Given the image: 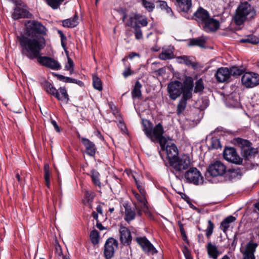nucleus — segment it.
Returning <instances> with one entry per match:
<instances>
[{"label": "nucleus", "mask_w": 259, "mask_h": 259, "mask_svg": "<svg viewBox=\"0 0 259 259\" xmlns=\"http://www.w3.org/2000/svg\"><path fill=\"white\" fill-rule=\"evenodd\" d=\"M193 87V81L191 77H187L183 82V98L181 99H185L187 101L192 96V92Z\"/></svg>", "instance_id": "11"}, {"label": "nucleus", "mask_w": 259, "mask_h": 259, "mask_svg": "<svg viewBox=\"0 0 259 259\" xmlns=\"http://www.w3.org/2000/svg\"><path fill=\"white\" fill-rule=\"evenodd\" d=\"M177 62L179 63H184L187 66H191L193 68L196 67L195 63L190 60L189 58L186 56H179L177 58Z\"/></svg>", "instance_id": "32"}, {"label": "nucleus", "mask_w": 259, "mask_h": 259, "mask_svg": "<svg viewBox=\"0 0 259 259\" xmlns=\"http://www.w3.org/2000/svg\"><path fill=\"white\" fill-rule=\"evenodd\" d=\"M223 156L227 161L232 163L240 164L242 162V159L234 148H226L224 151Z\"/></svg>", "instance_id": "10"}, {"label": "nucleus", "mask_w": 259, "mask_h": 259, "mask_svg": "<svg viewBox=\"0 0 259 259\" xmlns=\"http://www.w3.org/2000/svg\"><path fill=\"white\" fill-rule=\"evenodd\" d=\"M142 125L143 131L145 135L150 139L151 141H153V130L154 127H153L152 123L149 120L145 119L142 120Z\"/></svg>", "instance_id": "22"}, {"label": "nucleus", "mask_w": 259, "mask_h": 259, "mask_svg": "<svg viewBox=\"0 0 259 259\" xmlns=\"http://www.w3.org/2000/svg\"><path fill=\"white\" fill-rule=\"evenodd\" d=\"M120 239L123 245H128L132 241V236L130 230L125 227L120 228Z\"/></svg>", "instance_id": "19"}, {"label": "nucleus", "mask_w": 259, "mask_h": 259, "mask_svg": "<svg viewBox=\"0 0 259 259\" xmlns=\"http://www.w3.org/2000/svg\"><path fill=\"white\" fill-rule=\"evenodd\" d=\"M45 90L49 94L53 95L54 97L57 93V90L49 82H46L44 85Z\"/></svg>", "instance_id": "36"}, {"label": "nucleus", "mask_w": 259, "mask_h": 259, "mask_svg": "<svg viewBox=\"0 0 259 259\" xmlns=\"http://www.w3.org/2000/svg\"><path fill=\"white\" fill-rule=\"evenodd\" d=\"M202 27L206 32L215 31L219 29L220 23L219 21L209 17L202 24Z\"/></svg>", "instance_id": "15"}, {"label": "nucleus", "mask_w": 259, "mask_h": 259, "mask_svg": "<svg viewBox=\"0 0 259 259\" xmlns=\"http://www.w3.org/2000/svg\"><path fill=\"white\" fill-rule=\"evenodd\" d=\"M179 10L184 12H189L192 7L191 0H177Z\"/></svg>", "instance_id": "25"}, {"label": "nucleus", "mask_w": 259, "mask_h": 259, "mask_svg": "<svg viewBox=\"0 0 259 259\" xmlns=\"http://www.w3.org/2000/svg\"><path fill=\"white\" fill-rule=\"evenodd\" d=\"M136 240L143 250L147 254L153 255L157 252L156 249L146 237L137 238Z\"/></svg>", "instance_id": "12"}, {"label": "nucleus", "mask_w": 259, "mask_h": 259, "mask_svg": "<svg viewBox=\"0 0 259 259\" xmlns=\"http://www.w3.org/2000/svg\"><path fill=\"white\" fill-rule=\"evenodd\" d=\"M156 7L161 9H166L167 7L166 3L164 1H157L156 2Z\"/></svg>", "instance_id": "51"}, {"label": "nucleus", "mask_w": 259, "mask_h": 259, "mask_svg": "<svg viewBox=\"0 0 259 259\" xmlns=\"http://www.w3.org/2000/svg\"><path fill=\"white\" fill-rule=\"evenodd\" d=\"M81 141L85 147L87 154L90 156H94L97 151L95 145L88 139L85 138H82Z\"/></svg>", "instance_id": "20"}, {"label": "nucleus", "mask_w": 259, "mask_h": 259, "mask_svg": "<svg viewBox=\"0 0 259 259\" xmlns=\"http://www.w3.org/2000/svg\"><path fill=\"white\" fill-rule=\"evenodd\" d=\"M92 216L94 218V219L96 220L97 222V220H98V214L97 213H96L95 211H93L92 212Z\"/></svg>", "instance_id": "61"}, {"label": "nucleus", "mask_w": 259, "mask_h": 259, "mask_svg": "<svg viewBox=\"0 0 259 259\" xmlns=\"http://www.w3.org/2000/svg\"><path fill=\"white\" fill-rule=\"evenodd\" d=\"M78 17L75 14L73 18L64 20L63 21V26L67 27H74L78 24Z\"/></svg>", "instance_id": "28"}, {"label": "nucleus", "mask_w": 259, "mask_h": 259, "mask_svg": "<svg viewBox=\"0 0 259 259\" xmlns=\"http://www.w3.org/2000/svg\"><path fill=\"white\" fill-rule=\"evenodd\" d=\"M73 66H74V63H73V61L72 60V59L70 58H69L68 57V62H67V64H66L65 68L66 70H69L70 74H71L73 72V71H74Z\"/></svg>", "instance_id": "48"}, {"label": "nucleus", "mask_w": 259, "mask_h": 259, "mask_svg": "<svg viewBox=\"0 0 259 259\" xmlns=\"http://www.w3.org/2000/svg\"><path fill=\"white\" fill-rule=\"evenodd\" d=\"M169 164L171 167V171L177 179L181 180L184 178V171L190 166L191 160L188 155H183L171 161Z\"/></svg>", "instance_id": "2"}, {"label": "nucleus", "mask_w": 259, "mask_h": 259, "mask_svg": "<svg viewBox=\"0 0 259 259\" xmlns=\"http://www.w3.org/2000/svg\"><path fill=\"white\" fill-rule=\"evenodd\" d=\"M139 23L142 26H146L148 24L147 19L146 18H143L141 20H139Z\"/></svg>", "instance_id": "54"}, {"label": "nucleus", "mask_w": 259, "mask_h": 259, "mask_svg": "<svg viewBox=\"0 0 259 259\" xmlns=\"http://www.w3.org/2000/svg\"><path fill=\"white\" fill-rule=\"evenodd\" d=\"M134 34L137 39L143 38V34L140 27L137 24H135L134 26Z\"/></svg>", "instance_id": "45"}, {"label": "nucleus", "mask_w": 259, "mask_h": 259, "mask_svg": "<svg viewBox=\"0 0 259 259\" xmlns=\"http://www.w3.org/2000/svg\"><path fill=\"white\" fill-rule=\"evenodd\" d=\"M208 171L212 177L222 176L227 171L226 165L220 161H216L209 165Z\"/></svg>", "instance_id": "9"}, {"label": "nucleus", "mask_w": 259, "mask_h": 259, "mask_svg": "<svg viewBox=\"0 0 259 259\" xmlns=\"http://www.w3.org/2000/svg\"><path fill=\"white\" fill-rule=\"evenodd\" d=\"M136 216L135 210L130 206H126L125 207V218L124 219L126 222H130L134 220Z\"/></svg>", "instance_id": "31"}, {"label": "nucleus", "mask_w": 259, "mask_h": 259, "mask_svg": "<svg viewBox=\"0 0 259 259\" xmlns=\"http://www.w3.org/2000/svg\"><path fill=\"white\" fill-rule=\"evenodd\" d=\"M55 97L61 102L67 104L69 100L67 91L64 87H60L57 90Z\"/></svg>", "instance_id": "24"}, {"label": "nucleus", "mask_w": 259, "mask_h": 259, "mask_svg": "<svg viewBox=\"0 0 259 259\" xmlns=\"http://www.w3.org/2000/svg\"><path fill=\"white\" fill-rule=\"evenodd\" d=\"M118 242L114 239H108L104 245V253L106 259H111L118 248Z\"/></svg>", "instance_id": "8"}, {"label": "nucleus", "mask_w": 259, "mask_h": 259, "mask_svg": "<svg viewBox=\"0 0 259 259\" xmlns=\"http://www.w3.org/2000/svg\"><path fill=\"white\" fill-rule=\"evenodd\" d=\"M96 227L98 229H99L100 230H103L105 229V228L102 226V224L99 222L98 220H97V224H96Z\"/></svg>", "instance_id": "58"}, {"label": "nucleus", "mask_w": 259, "mask_h": 259, "mask_svg": "<svg viewBox=\"0 0 259 259\" xmlns=\"http://www.w3.org/2000/svg\"><path fill=\"white\" fill-rule=\"evenodd\" d=\"M142 85L141 83L139 81H137L131 93L132 97L133 99L141 98L142 96Z\"/></svg>", "instance_id": "27"}, {"label": "nucleus", "mask_w": 259, "mask_h": 259, "mask_svg": "<svg viewBox=\"0 0 259 259\" xmlns=\"http://www.w3.org/2000/svg\"><path fill=\"white\" fill-rule=\"evenodd\" d=\"M47 4L53 9H57L64 0H45Z\"/></svg>", "instance_id": "40"}, {"label": "nucleus", "mask_w": 259, "mask_h": 259, "mask_svg": "<svg viewBox=\"0 0 259 259\" xmlns=\"http://www.w3.org/2000/svg\"><path fill=\"white\" fill-rule=\"evenodd\" d=\"M51 123L53 125V126H54V128L55 129V130L57 132H60V128H59V126L58 125L57 122L55 120H51Z\"/></svg>", "instance_id": "55"}, {"label": "nucleus", "mask_w": 259, "mask_h": 259, "mask_svg": "<svg viewBox=\"0 0 259 259\" xmlns=\"http://www.w3.org/2000/svg\"><path fill=\"white\" fill-rule=\"evenodd\" d=\"M134 74V71L131 70L130 67L129 66H126L124 70L123 71L122 75L125 77L126 78L128 76L133 75Z\"/></svg>", "instance_id": "50"}, {"label": "nucleus", "mask_w": 259, "mask_h": 259, "mask_svg": "<svg viewBox=\"0 0 259 259\" xmlns=\"http://www.w3.org/2000/svg\"><path fill=\"white\" fill-rule=\"evenodd\" d=\"M187 182L199 185L203 183V178L200 172L195 167L190 168L184 174Z\"/></svg>", "instance_id": "4"}, {"label": "nucleus", "mask_w": 259, "mask_h": 259, "mask_svg": "<svg viewBox=\"0 0 259 259\" xmlns=\"http://www.w3.org/2000/svg\"><path fill=\"white\" fill-rule=\"evenodd\" d=\"M183 84L179 81L170 82L167 85L170 98L175 100L182 94Z\"/></svg>", "instance_id": "5"}, {"label": "nucleus", "mask_w": 259, "mask_h": 259, "mask_svg": "<svg viewBox=\"0 0 259 259\" xmlns=\"http://www.w3.org/2000/svg\"><path fill=\"white\" fill-rule=\"evenodd\" d=\"M85 197H89L88 198V201H89L90 200H92L93 198V196H91L89 193L88 192H87L86 193H85Z\"/></svg>", "instance_id": "62"}, {"label": "nucleus", "mask_w": 259, "mask_h": 259, "mask_svg": "<svg viewBox=\"0 0 259 259\" xmlns=\"http://www.w3.org/2000/svg\"><path fill=\"white\" fill-rule=\"evenodd\" d=\"M240 42L256 45L259 42V38L254 35H249L246 38L241 39Z\"/></svg>", "instance_id": "33"}, {"label": "nucleus", "mask_w": 259, "mask_h": 259, "mask_svg": "<svg viewBox=\"0 0 259 259\" xmlns=\"http://www.w3.org/2000/svg\"><path fill=\"white\" fill-rule=\"evenodd\" d=\"M184 254L186 257L191 255V253L187 247H185L183 250Z\"/></svg>", "instance_id": "57"}, {"label": "nucleus", "mask_w": 259, "mask_h": 259, "mask_svg": "<svg viewBox=\"0 0 259 259\" xmlns=\"http://www.w3.org/2000/svg\"><path fill=\"white\" fill-rule=\"evenodd\" d=\"M47 28L40 22L28 21L26 24L24 34L17 37L21 48V53L30 60L36 59L38 62L52 69H61V65L56 60L46 56H40V52L46 46Z\"/></svg>", "instance_id": "1"}, {"label": "nucleus", "mask_w": 259, "mask_h": 259, "mask_svg": "<svg viewBox=\"0 0 259 259\" xmlns=\"http://www.w3.org/2000/svg\"><path fill=\"white\" fill-rule=\"evenodd\" d=\"M135 198L140 203V208L138 206H136L138 214L140 215L141 211L146 212L148 210V206L147 205V202L146 199V194H139L135 191L133 192Z\"/></svg>", "instance_id": "14"}, {"label": "nucleus", "mask_w": 259, "mask_h": 259, "mask_svg": "<svg viewBox=\"0 0 259 259\" xmlns=\"http://www.w3.org/2000/svg\"><path fill=\"white\" fill-rule=\"evenodd\" d=\"M65 77V76L62 75H59L58 76V79L63 82H64Z\"/></svg>", "instance_id": "63"}, {"label": "nucleus", "mask_w": 259, "mask_h": 259, "mask_svg": "<svg viewBox=\"0 0 259 259\" xmlns=\"http://www.w3.org/2000/svg\"><path fill=\"white\" fill-rule=\"evenodd\" d=\"M32 15L29 12L25 7H20L17 6L12 14L14 19L17 20L23 18H30Z\"/></svg>", "instance_id": "17"}, {"label": "nucleus", "mask_w": 259, "mask_h": 259, "mask_svg": "<svg viewBox=\"0 0 259 259\" xmlns=\"http://www.w3.org/2000/svg\"><path fill=\"white\" fill-rule=\"evenodd\" d=\"M64 82L69 83H77V80L75 79L70 78L69 77L65 76Z\"/></svg>", "instance_id": "53"}, {"label": "nucleus", "mask_w": 259, "mask_h": 259, "mask_svg": "<svg viewBox=\"0 0 259 259\" xmlns=\"http://www.w3.org/2000/svg\"><path fill=\"white\" fill-rule=\"evenodd\" d=\"M135 57H138L139 58L140 55L135 52H132L129 54L128 57L130 59L132 60Z\"/></svg>", "instance_id": "56"}, {"label": "nucleus", "mask_w": 259, "mask_h": 259, "mask_svg": "<svg viewBox=\"0 0 259 259\" xmlns=\"http://www.w3.org/2000/svg\"><path fill=\"white\" fill-rule=\"evenodd\" d=\"M211 146L212 148L218 149L221 147L220 140L216 138H212L211 139Z\"/></svg>", "instance_id": "49"}, {"label": "nucleus", "mask_w": 259, "mask_h": 259, "mask_svg": "<svg viewBox=\"0 0 259 259\" xmlns=\"http://www.w3.org/2000/svg\"><path fill=\"white\" fill-rule=\"evenodd\" d=\"M204 89V84L203 80L199 79L195 82V86L194 88V92L198 93L202 92Z\"/></svg>", "instance_id": "46"}, {"label": "nucleus", "mask_w": 259, "mask_h": 259, "mask_svg": "<svg viewBox=\"0 0 259 259\" xmlns=\"http://www.w3.org/2000/svg\"><path fill=\"white\" fill-rule=\"evenodd\" d=\"M163 70H164L163 68H160L156 71V72L158 74L161 75V73L163 72Z\"/></svg>", "instance_id": "64"}, {"label": "nucleus", "mask_w": 259, "mask_h": 259, "mask_svg": "<svg viewBox=\"0 0 259 259\" xmlns=\"http://www.w3.org/2000/svg\"><path fill=\"white\" fill-rule=\"evenodd\" d=\"M255 15L253 8L247 2L241 4L238 7L235 17L238 25H241L246 20H249Z\"/></svg>", "instance_id": "3"}, {"label": "nucleus", "mask_w": 259, "mask_h": 259, "mask_svg": "<svg viewBox=\"0 0 259 259\" xmlns=\"http://www.w3.org/2000/svg\"><path fill=\"white\" fill-rule=\"evenodd\" d=\"M142 4L148 12L153 11L155 7V5L153 3L147 0H142Z\"/></svg>", "instance_id": "43"}, {"label": "nucleus", "mask_w": 259, "mask_h": 259, "mask_svg": "<svg viewBox=\"0 0 259 259\" xmlns=\"http://www.w3.org/2000/svg\"><path fill=\"white\" fill-rule=\"evenodd\" d=\"M167 157L169 163L178 157V150L175 145L171 144L166 146Z\"/></svg>", "instance_id": "21"}, {"label": "nucleus", "mask_w": 259, "mask_h": 259, "mask_svg": "<svg viewBox=\"0 0 259 259\" xmlns=\"http://www.w3.org/2000/svg\"><path fill=\"white\" fill-rule=\"evenodd\" d=\"M93 84L94 88L101 91L102 90V84L101 80L96 75L93 76Z\"/></svg>", "instance_id": "34"}, {"label": "nucleus", "mask_w": 259, "mask_h": 259, "mask_svg": "<svg viewBox=\"0 0 259 259\" xmlns=\"http://www.w3.org/2000/svg\"><path fill=\"white\" fill-rule=\"evenodd\" d=\"M91 172V177L92 178L93 183L96 186H100L101 185V183L99 178L100 176L99 173L94 169L92 170Z\"/></svg>", "instance_id": "39"}, {"label": "nucleus", "mask_w": 259, "mask_h": 259, "mask_svg": "<svg viewBox=\"0 0 259 259\" xmlns=\"http://www.w3.org/2000/svg\"><path fill=\"white\" fill-rule=\"evenodd\" d=\"M44 179L46 186L49 188L50 186V172L49 170V166L48 164H45L44 166Z\"/></svg>", "instance_id": "38"}, {"label": "nucleus", "mask_w": 259, "mask_h": 259, "mask_svg": "<svg viewBox=\"0 0 259 259\" xmlns=\"http://www.w3.org/2000/svg\"><path fill=\"white\" fill-rule=\"evenodd\" d=\"M206 247L209 257L212 259H217L221 252L217 246L210 242L207 243Z\"/></svg>", "instance_id": "23"}, {"label": "nucleus", "mask_w": 259, "mask_h": 259, "mask_svg": "<svg viewBox=\"0 0 259 259\" xmlns=\"http://www.w3.org/2000/svg\"><path fill=\"white\" fill-rule=\"evenodd\" d=\"M173 49H167L162 50L159 55V58L162 60L170 59L174 58Z\"/></svg>", "instance_id": "29"}, {"label": "nucleus", "mask_w": 259, "mask_h": 259, "mask_svg": "<svg viewBox=\"0 0 259 259\" xmlns=\"http://www.w3.org/2000/svg\"><path fill=\"white\" fill-rule=\"evenodd\" d=\"M96 211L98 213L102 214V207L101 205H99L97 206L96 208Z\"/></svg>", "instance_id": "60"}, {"label": "nucleus", "mask_w": 259, "mask_h": 259, "mask_svg": "<svg viewBox=\"0 0 259 259\" xmlns=\"http://www.w3.org/2000/svg\"><path fill=\"white\" fill-rule=\"evenodd\" d=\"M235 220V218L230 215L225 219L221 224V229L225 232L230 227V224Z\"/></svg>", "instance_id": "30"}, {"label": "nucleus", "mask_w": 259, "mask_h": 259, "mask_svg": "<svg viewBox=\"0 0 259 259\" xmlns=\"http://www.w3.org/2000/svg\"><path fill=\"white\" fill-rule=\"evenodd\" d=\"M214 229V225L213 223L210 221H208V226L205 230L206 232V236L207 238H209L213 233V230Z\"/></svg>", "instance_id": "47"}, {"label": "nucleus", "mask_w": 259, "mask_h": 259, "mask_svg": "<svg viewBox=\"0 0 259 259\" xmlns=\"http://www.w3.org/2000/svg\"><path fill=\"white\" fill-rule=\"evenodd\" d=\"M187 101L185 99H181L177 106V114L178 115L182 113L186 108Z\"/></svg>", "instance_id": "41"}, {"label": "nucleus", "mask_w": 259, "mask_h": 259, "mask_svg": "<svg viewBox=\"0 0 259 259\" xmlns=\"http://www.w3.org/2000/svg\"><path fill=\"white\" fill-rule=\"evenodd\" d=\"M180 231H181V234H182L184 239L185 240L187 238V236H186V234L185 233L184 228L183 227L181 228Z\"/></svg>", "instance_id": "59"}, {"label": "nucleus", "mask_w": 259, "mask_h": 259, "mask_svg": "<svg viewBox=\"0 0 259 259\" xmlns=\"http://www.w3.org/2000/svg\"><path fill=\"white\" fill-rule=\"evenodd\" d=\"M138 19V18H137V16H136L135 17H128L126 15H124L123 17L122 20L123 21H124L126 19H127L126 21L125 22L126 25L133 27L135 24H137L136 20Z\"/></svg>", "instance_id": "37"}, {"label": "nucleus", "mask_w": 259, "mask_h": 259, "mask_svg": "<svg viewBox=\"0 0 259 259\" xmlns=\"http://www.w3.org/2000/svg\"><path fill=\"white\" fill-rule=\"evenodd\" d=\"M257 244L252 241L248 242L245 247V249L243 252V259H255L254 253L257 247Z\"/></svg>", "instance_id": "13"}, {"label": "nucleus", "mask_w": 259, "mask_h": 259, "mask_svg": "<svg viewBox=\"0 0 259 259\" xmlns=\"http://www.w3.org/2000/svg\"><path fill=\"white\" fill-rule=\"evenodd\" d=\"M230 76H237L241 75L243 72L242 69H240L237 67L234 66L229 69Z\"/></svg>", "instance_id": "42"}, {"label": "nucleus", "mask_w": 259, "mask_h": 259, "mask_svg": "<svg viewBox=\"0 0 259 259\" xmlns=\"http://www.w3.org/2000/svg\"><path fill=\"white\" fill-rule=\"evenodd\" d=\"M215 76L219 82H224L228 81L231 78L229 69L227 67L219 68L215 74Z\"/></svg>", "instance_id": "16"}, {"label": "nucleus", "mask_w": 259, "mask_h": 259, "mask_svg": "<svg viewBox=\"0 0 259 259\" xmlns=\"http://www.w3.org/2000/svg\"><path fill=\"white\" fill-rule=\"evenodd\" d=\"M90 238L92 242L94 244H96L99 243V233L96 230H93L91 231L90 234Z\"/></svg>", "instance_id": "44"}, {"label": "nucleus", "mask_w": 259, "mask_h": 259, "mask_svg": "<svg viewBox=\"0 0 259 259\" xmlns=\"http://www.w3.org/2000/svg\"><path fill=\"white\" fill-rule=\"evenodd\" d=\"M241 175V171L238 168L230 169L228 170L226 174L229 180L240 179Z\"/></svg>", "instance_id": "26"}, {"label": "nucleus", "mask_w": 259, "mask_h": 259, "mask_svg": "<svg viewBox=\"0 0 259 259\" xmlns=\"http://www.w3.org/2000/svg\"><path fill=\"white\" fill-rule=\"evenodd\" d=\"M164 130L161 123L157 124L153 130L154 140L153 142L158 141L161 147V149L164 150L167 142L166 139L163 136Z\"/></svg>", "instance_id": "6"}, {"label": "nucleus", "mask_w": 259, "mask_h": 259, "mask_svg": "<svg viewBox=\"0 0 259 259\" xmlns=\"http://www.w3.org/2000/svg\"><path fill=\"white\" fill-rule=\"evenodd\" d=\"M206 42V39L204 38H193L190 40L191 46H197L200 47H203Z\"/></svg>", "instance_id": "35"}, {"label": "nucleus", "mask_w": 259, "mask_h": 259, "mask_svg": "<svg viewBox=\"0 0 259 259\" xmlns=\"http://www.w3.org/2000/svg\"><path fill=\"white\" fill-rule=\"evenodd\" d=\"M194 16L195 19L202 25L210 17L208 12L201 7L194 13Z\"/></svg>", "instance_id": "18"}, {"label": "nucleus", "mask_w": 259, "mask_h": 259, "mask_svg": "<svg viewBox=\"0 0 259 259\" xmlns=\"http://www.w3.org/2000/svg\"><path fill=\"white\" fill-rule=\"evenodd\" d=\"M136 185H137V188H138L140 194H146V191H145V189L143 188V187L142 185L138 184L137 182H136Z\"/></svg>", "instance_id": "52"}, {"label": "nucleus", "mask_w": 259, "mask_h": 259, "mask_svg": "<svg viewBox=\"0 0 259 259\" xmlns=\"http://www.w3.org/2000/svg\"><path fill=\"white\" fill-rule=\"evenodd\" d=\"M242 84L247 88H253L259 84V75L253 72H246L242 76Z\"/></svg>", "instance_id": "7"}]
</instances>
